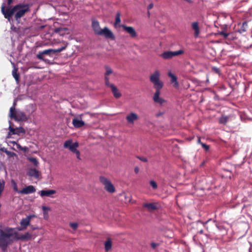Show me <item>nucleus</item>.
<instances>
[{
	"label": "nucleus",
	"mask_w": 252,
	"mask_h": 252,
	"mask_svg": "<svg viewBox=\"0 0 252 252\" xmlns=\"http://www.w3.org/2000/svg\"><path fill=\"white\" fill-rule=\"evenodd\" d=\"M92 27L95 34L104 36L106 38L112 40L115 39V36L113 32L107 27H105L101 29L98 21L93 20Z\"/></svg>",
	"instance_id": "f257e3e1"
},
{
	"label": "nucleus",
	"mask_w": 252,
	"mask_h": 252,
	"mask_svg": "<svg viewBox=\"0 0 252 252\" xmlns=\"http://www.w3.org/2000/svg\"><path fill=\"white\" fill-rule=\"evenodd\" d=\"M11 233H6L2 229L0 228V248L3 252H5L8 247L11 245L14 241Z\"/></svg>",
	"instance_id": "f03ea898"
},
{
	"label": "nucleus",
	"mask_w": 252,
	"mask_h": 252,
	"mask_svg": "<svg viewBox=\"0 0 252 252\" xmlns=\"http://www.w3.org/2000/svg\"><path fill=\"white\" fill-rule=\"evenodd\" d=\"M14 19L17 24H20L21 18L30 11L29 4L18 3L14 5Z\"/></svg>",
	"instance_id": "7ed1b4c3"
},
{
	"label": "nucleus",
	"mask_w": 252,
	"mask_h": 252,
	"mask_svg": "<svg viewBox=\"0 0 252 252\" xmlns=\"http://www.w3.org/2000/svg\"><path fill=\"white\" fill-rule=\"evenodd\" d=\"M44 55L48 56L51 58H55L54 54L53 49L50 48L46 50H44L42 51H39L36 55L37 58L39 60L42 61L49 64H53L52 61L49 59L44 58Z\"/></svg>",
	"instance_id": "20e7f679"
},
{
	"label": "nucleus",
	"mask_w": 252,
	"mask_h": 252,
	"mask_svg": "<svg viewBox=\"0 0 252 252\" xmlns=\"http://www.w3.org/2000/svg\"><path fill=\"white\" fill-rule=\"evenodd\" d=\"M100 182L104 186L105 189L109 193H114L115 191L114 186L111 182L104 176L99 177Z\"/></svg>",
	"instance_id": "39448f33"
},
{
	"label": "nucleus",
	"mask_w": 252,
	"mask_h": 252,
	"mask_svg": "<svg viewBox=\"0 0 252 252\" xmlns=\"http://www.w3.org/2000/svg\"><path fill=\"white\" fill-rule=\"evenodd\" d=\"M159 73L156 71L150 77V81L155 86L156 89H161L163 87V83L159 80Z\"/></svg>",
	"instance_id": "423d86ee"
},
{
	"label": "nucleus",
	"mask_w": 252,
	"mask_h": 252,
	"mask_svg": "<svg viewBox=\"0 0 252 252\" xmlns=\"http://www.w3.org/2000/svg\"><path fill=\"white\" fill-rule=\"evenodd\" d=\"M1 11L5 18L9 17L10 16H14V6H10L5 8V3H3L1 7Z\"/></svg>",
	"instance_id": "0eeeda50"
},
{
	"label": "nucleus",
	"mask_w": 252,
	"mask_h": 252,
	"mask_svg": "<svg viewBox=\"0 0 252 252\" xmlns=\"http://www.w3.org/2000/svg\"><path fill=\"white\" fill-rule=\"evenodd\" d=\"M9 117L11 119H14L15 121L17 122H25L28 120V118L23 112H20L16 113V112L11 114H9Z\"/></svg>",
	"instance_id": "6e6552de"
},
{
	"label": "nucleus",
	"mask_w": 252,
	"mask_h": 252,
	"mask_svg": "<svg viewBox=\"0 0 252 252\" xmlns=\"http://www.w3.org/2000/svg\"><path fill=\"white\" fill-rule=\"evenodd\" d=\"M36 191L35 188L32 185H29L20 190L19 193L23 194H29L32 193Z\"/></svg>",
	"instance_id": "1a4fd4ad"
},
{
	"label": "nucleus",
	"mask_w": 252,
	"mask_h": 252,
	"mask_svg": "<svg viewBox=\"0 0 252 252\" xmlns=\"http://www.w3.org/2000/svg\"><path fill=\"white\" fill-rule=\"evenodd\" d=\"M120 26L122 27L123 30L128 33L131 37H135L136 36V32L132 27L127 26L124 24L121 25Z\"/></svg>",
	"instance_id": "9d476101"
},
{
	"label": "nucleus",
	"mask_w": 252,
	"mask_h": 252,
	"mask_svg": "<svg viewBox=\"0 0 252 252\" xmlns=\"http://www.w3.org/2000/svg\"><path fill=\"white\" fill-rule=\"evenodd\" d=\"M156 92L154 94L153 99L155 102L162 104L165 102V100L159 96L160 94V89H156Z\"/></svg>",
	"instance_id": "9b49d317"
},
{
	"label": "nucleus",
	"mask_w": 252,
	"mask_h": 252,
	"mask_svg": "<svg viewBox=\"0 0 252 252\" xmlns=\"http://www.w3.org/2000/svg\"><path fill=\"white\" fill-rule=\"evenodd\" d=\"M56 193L55 189H42L38 192V194L41 196H47L52 197V195Z\"/></svg>",
	"instance_id": "f8f14e48"
},
{
	"label": "nucleus",
	"mask_w": 252,
	"mask_h": 252,
	"mask_svg": "<svg viewBox=\"0 0 252 252\" xmlns=\"http://www.w3.org/2000/svg\"><path fill=\"white\" fill-rule=\"evenodd\" d=\"M72 124L75 128H80L85 125V122L81 118L75 117L72 120Z\"/></svg>",
	"instance_id": "ddd939ff"
},
{
	"label": "nucleus",
	"mask_w": 252,
	"mask_h": 252,
	"mask_svg": "<svg viewBox=\"0 0 252 252\" xmlns=\"http://www.w3.org/2000/svg\"><path fill=\"white\" fill-rule=\"evenodd\" d=\"M27 174L30 177H33L36 179L39 178V171L36 168H32L30 169L27 172Z\"/></svg>",
	"instance_id": "4468645a"
},
{
	"label": "nucleus",
	"mask_w": 252,
	"mask_h": 252,
	"mask_svg": "<svg viewBox=\"0 0 252 252\" xmlns=\"http://www.w3.org/2000/svg\"><path fill=\"white\" fill-rule=\"evenodd\" d=\"M138 118L137 114L134 112H131L129 115L126 117V120L129 123L133 124L134 121L137 120Z\"/></svg>",
	"instance_id": "2eb2a0df"
},
{
	"label": "nucleus",
	"mask_w": 252,
	"mask_h": 252,
	"mask_svg": "<svg viewBox=\"0 0 252 252\" xmlns=\"http://www.w3.org/2000/svg\"><path fill=\"white\" fill-rule=\"evenodd\" d=\"M54 31L55 33H58L61 36H63L68 31V29L65 27H60L55 28Z\"/></svg>",
	"instance_id": "dca6fc26"
},
{
	"label": "nucleus",
	"mask_w": 252,
	"mask_h": 252,
	"mask_svg": "<svg viewBox=\"0 0 252 252\" xmlns=\"http://www.w3.org/2000/svg\"><path fill=\"white\" fill-rule=\"evenodd\" d=\"M168 75L171 78V83H174V86L175 87H178L179 83L177 81V76L175 74H173L171 71L168 72Z\"/></svg>",
	"instance_id": "f3484780"
},
{
	"label": "nucleus",
	"mask_w": 252,
	"mask_h": 252,
	"mask_svg": "<svg viewBox=\"0 0 252 252\" xmlns=\"http://www.w3.org/2000/svg\"><path fill=\"white\" fill-rule=\"evenodd\" d=\"M3 230L6 233H11V234H13L12 238H13V237H15V238L16 239L17 238V237L18 236V232L16 231L15 228H11V227H7Z\"/></svg>",
	"instance_id": "a211bd4d"
},
{
	"label": "nucleus",
	"mask_w": 252,
	"mask_h": 252,
	"mask_svg": "<svg viewBox=\"0 0 252 252\" xmlns=\"http://www.w3.org/2000/svg\"><path fill=\"white\" fill-rule=\"evenodd\" d=\"M191 27L192 29L194 31V37L197 38L200 33V30L197 22H193L191 24Z\"/></svg>",
	"instance_id": "6ab92c4d"
},
{
	"label": "nucleus",
	"mask_w": 252,
	"mask_h": 252,
	"mask_svg": "<svg viewBox=\"0 0 252 252\" xmlns=\"http://www.w3.org/2000/svg\"><path fill=\"white\" fill-rule=\"evenodd\" d=\"M144 208L148 209L149 211L157 210L158 207L155 203H146L143 205Z\"/></svg>",
	"instance_id": "aec40b11"
},
{
	"label": "nucleus",
	"mask_w": 252,
	"mask_h": 252,
	"mask_svg": "<svg viewBox=\"0 0 252 252\" xmlns=\"http://www.w3.org/2000/svg\"><path fill=\"white\" fill-rule=\"evenodd\" d=\"M160 56L164 59H171L174 57L173 51H165Z\"/></svg>",
	"instance_id": "412c9836"
},
{
	"label": "nucleus",
	"mask_w": 252,
	"mask_h": 252,
	"mask_svg": "<svg viewBox=\"0 0 252 252\" xmlns=\"http://www.w3.org/2000/svg\"><path fill=\"white\" fill-rule=\"evenodd\" d=\"M110 88H111L113 94L116 98H118L121 96L122 94L118 92V89L116 86L113 85H111Z\"/></svg>",
	"instance_id": "4be33fe9"
},
{
	"label": "nucleus",
	"mask_w": 252,
	"mask_h": 252,
	"mask_svg": "<svg viewBox=\"0 0 252 252\" xmlns=\"http://www.w3.org/2000/svg\"><path fill=\"white\" fill-rule=\"evenodd\" d=\"M32 237V235L28 232L25 233V234L21 235V236L19 235L18 234V236L17 237L16 240H28L30 239Z\"/></svg>",
	"instance_id": "5701e85b"
},
{
	"label": "nucleus",
	"mask_w": 252,
	"mask_h": 252,
	"mask_svg": "<svg viewBox=\"0 0 252 252\" xmlns=\"http://www.w3.org/2000/svg\"><path fill=\"white\" fill-rule=\"evenodd\" d=\"M248 27V22L247 21H244L240 28L239 29H238L237 31L238 32L240 33H243V32H246V31H247V28Z\"/></svg>",
	"instance_id": "b1692460"
},
{
	"label": "nucleus",
	"mask_w": 252,
	"mask_h": 252,
	"mask_svg": "<svg viewBox=\"0 0 252 252\" xmlns=\"http://www.w3.org/2000/svg\"><path fill=\"white\" fill-rule=\"evenodd\" d=\"M20 223L21 226H23L26 229L28 226L31 225V222L26 218H23L21 220Z\"/></svg>",
	"instance_id": "393cba45"
},
{
	"label": "nucleus",
	"mask_w": 252,
	"mask_h": 252,
	"mask_svg": "<svg viewBox=\"0 0 252 252\" xmlns=\"http://www.w3.org/2000/svg\"><path fill=\"white\" fill-rule=\"evenodd\" d=\"M105 249L106 252L109 251L112 248V241L110 238H108L105 242Z\"/></svg>",
	"instance_id": "a878e982"
},
{
	"label": "nucleus",
	"mask_w": 252,
	"mask_h": 252,
	"mask_svg": "<svg viewBox=\"0 0 252 252\" xmlns=\"http://www.w3.org/2000/svg\"><path fill=\"white\" fill-rule=\"evenodd\" d=\"M67 46V44H66L64 46H62L57 49H53V51H54V54L55 57H56L57 56V54L58 53L61 52L64 50L66 48Z\"/></svg>",
	"instance_id": "bb28decb"
},
{
	"label": "nucleus",
	"mask_w": 252,
	"mask_h": 252,
	"mask_svg": "<svg viewBox=\"0 0 252 252\" xmlns=\"http://www.w3.org/2000/svg\"><path fill=\"white\" fill-rule=\"evenodd\" d=\"M78 146L79 143L77 142H75L72 143V145L69 150L73 153L74 151H77V148Z\"/></svg>",
	"instance_id": "cd10ccee"
},
{
	"label": "nucleus",
	"mask_w": 252,
	"mask_h": 252,
	"mask_svg": "<svg viewBox=\"0 0 252 252\" xmlns=\"http://www.w3.org/2000/svg\"><path fill=\"white\" fill-rule=\"evenodd\" d=\"M17 69L14 68V69L12 71V75L14 78L16 82H18L20 78L19 74L17 73Z\"/></svg>",
	"instance_id": "c85d7f7f"
},
{
	"label": "nucleus",
	"mask_w": 252,
	"mask_h": 252,
	"mask_svg": "<svg viewBox=\"0 0 252 252\" xmlns=\"http://www.w3.org/2000/svg\"><path fill=\"white\" fill-rule=\"evenodd\" d=\"M28 160L32 163L35 166H37L39 164V162L35 158L33 157H28Z\"/></svg>",
	"instance_id": "c756f323"
},
{
	"label": "nucleus",
	"mask_w": 252,
	"mask_h": 252,
	"mask_svg": "<svg viewBox=\"0 0 252 252\" xmlns=\"http://www.w3.org/2000/svg\"><path fill=\"white\" fill-rule=\"evenodd\" d=\"M228 119L227 116H222L219 119V123L221 124H225L227 123Z\"/></svg>",
	"instance_id": "7c9ffc66"
},
{
	"label": "nucleus",
	"mask_w": 252,
	"mask_h": 252,
	"mask_svg": "<svg viewBox=\"0 0 252 252\" xmlns=\"http://www.w3.org/2000/svg\"><path fill=\"white\" fill-rule=\"evenodd\" d=\"M120 16H121L120 13L117 12L116 15V17H115V22L114 23L115 26H116L117 25L120 23V22H121Z\"/></svg>",
	"instance_id": "2f4dec72"
},
{
	"label": "nucleus",
	"mask_w": 252,
	"mask_h": 252,
	"mask_svg": "<svg viewBox=\"0 0 252 252\" xmlns=\"http://www.w3.org/2000/svg\"><path fill=\"white\" fill-rule=\"evenodd\" d=\"M16 104H17V101H16V99H15L13 101L12 106L10 108L9 114H11V113H13L16 112L15 106H16Z\"/></svg>",
	"instance_id": "473e14b6"
},
{
	"label": "nucleus",
	"mask_w": 252,
	"mask_h": 252,
	"mask_svg": "<svg viewBox=\"0 0 252 252\" xmlns=\"http://www.w3.org/2000/svg\"><path fill=\"white\" fill-rule=\"evenodd\" d=\"M16 132L18 133H16V135H20V134H25L26 133L25 129L22 126L19 127H17Z\"/></svg>",
	"instance_id": "72a5a7b5"
},
{
	"label": "nucleus",
	"mask_w": 252,
	"mask_h": 252,
	"mask_svg": "<svg viewBox=\"0 0 252 252\" xmlns=\"http://www.w3.org/2000/svg\"><path fill=\"white\" fill-rule=\"evenodd\" d=\"M72 143L73 142L71 140H67L65 141V142L64 143L63 146L65 148H68V149H69Z\"/></svg>",
	"instance_id": "f704fd0d"
},
{
	"label": "nucleus",
	"mask_w": 252,
	"mask_h": 252,
	"mask_svg": "<svg viewBox=\"0 0 252 252\" xmlns=\"http://www.w3.org/2000/svg\"><path fill=\"white\" fill-rule=\"evenodd\" d=\"M105 68L106 69V72L104 74L105 76H107L113 73L112 69L109 66L106 65L105 66Z\"/></svg>",
	"instance_id": "c9c22d12"
},
{
	"label": "nucleus",
	"mask_w": 252,
	"mask_h": 252,
	"mask_svg": "<svg viewBox=\"0 0 252 252\" xmlns=\"http://www.w3.org/2000/svg\"><path fill=\"white\" fill-rule=\"evenodd\" d=\"M8 129L9 130V132L11 133L12 135H16V133H17L16 132L17 127L15 128L10 125L9 126Z\"/></svg>",
	"instance_id": "e433bc0d"
},
{
	"label": "nucleus",
	"mask_w": 252,
	"mask_h": 252,
	"mask_svg": "<svg viewBox=\"0 0 252 252\" xmlns=\"http://www.w3.org/2000/svg\"><path fill=\"white\" fill-rule=\"evenodd\" d=\"M5 154L9 158H12L14 157H17V155L16 153H15L14 152L9 151L8 150L6 151V152H5Z\"/></svg>",
	"instance_id": "4c0bfd02"
},
{
	"label": "nucleus",
	"mask_w": 252,
	"mask_h": 252,
	"mask_svg": "<svg viewBox=\"0 0 252 252\" xmlns=\"http://www.w3.org/2000/svg\"><path fill=\"white\" fill-rule=\"evenodd\" d=\"M104 80H105V85L107 87H111V85H113V84H111L109 82V78L108 76L104 77Z\"/></svg>",
	"instance_id": "58836bf2"
},
{
	"label": "nucleus",
	"mask_w": 252,
	"mask_h": 252,
	"mask_svg": "<svg viewBox=\"0 0 252 252\" xmlns=\"http://www.w3.org/2000/svg\"><path fill=\"white\" fill-rule=\"evenodd\" d=\"M219 35L223 36L225 38H226L229 35V33H226L224 31H222L218 32Z\"/></svg>",
	"instance_id": "ea45409f"
},
{
	"label": "nucleus",
	"mask_w": 252,
	"mask_h": 252,
	"mask_svg": "<svg viewBox=\"0 0 252 252\" xmlns=\"http://www.w3.org/2000/svg\"><path fill=\"white\" fill-rule=\"evenodd\" d=\"M212 70L213 72H214L215 73L217 74L220 75V68L216 66H212Z\"/></svg>",
	"instance_id": "a19ab883"
},
{
	"label": "nucleus",
	"mask_w": 252,
	"mask_h": 252,
	"mask_svg": "<svg viewBox=\"0 0 252 252\" xmlns=\"http://www.w3.org/2000/svg\"><path fill=\"white\" fill-rule=\"evenodd\" d=\"M69 226L74 230H76L78 227V223L77 222H71Z\"/></svg>",
	"instance_id": "79ce46f5"
},
{
	"label": "nucleus",
	"mask_w": 252,
	"mask_h": 252,
	"mask_svg": "<svg viewBox=\"0 0 252 252\" xmlns=\"http://www.w3.org/2000/svg\"><path fill=\"white\" fill-rule=\"evenodd\" d=\"M184 53V51L182 49L178 51H173L174 56H178L183 54Z\"/></svg>",
	"instance_id": "37998d69"
},
{
	"label": "nucleus",
	"mask_w": 252,
	"mask_h": 252,
	"mask_svg": "<svg viewBox=\"0 0 252 252\" xmlns=\"http://www.w3.org/2000/svg\"><path fill=\"white\" fill-rule=\"evenodd\" d=\"M150 184L152 186V187L153 188V189H156L158 188V185H157V183L154 180L150 181Z\"/></svg>",
	"instance_id": "c03bdc74"
},
{
	"label": "nucleus",
	"mask_w": 252,
	"mask_h": 252,
	"mask_svg": "<svg viewBox=\"0 0 252 252\" xmlns=\"http://www.w3.org/2000/svg\"><path fill=\"white\" fill-rule=\"evenodd\" d=\"M42 211H43V215H44V216H45L46 214H47V213H46V211H47L48 210H50V208L48 207H47V206H42Z\"/></svg>",
	"instance_id": "a18cd8bd"
},
{
	"label": "nucleus",
	"mask_w": 252,
	"mask_h": 252,
	"mask_svg": "<svg viewBox=\"0 0 252 252\" xmlns=\"http://www.w3.org/2000/svg\"><path fill=\"white\" fill-rule=\"evenodd\" d=\"M12 185H13V189L15 191L19 193V191L20 190H18V187H17V184H16V182L13 180H12Z\"/></svg>",
	"instance_id": "49530a36"
},
{
	"label": "nucleus",
	"mask_w": 252,
	"mask_h": 252,
	"mask_svg": "<svg viewBox=\"0 0 252 252\" xmlns=\"http://www.w3.org/2000/svg\"><path fill=\"white\" fill-rule=\"evenodd\" d=\"M201 145L202 147L206 151H209V150L210 149V146L208 145H207L206 143H201Z\"/></svg>",
	"instance_id": "de8ad7c7"
},
{
	"label": "nucleus",
	"mask_w": 252,
	"mask_h": 252,
	"mask_svg": "<svg viewBox=\"0 0 252 252\" xmlns=\"http://www.w3.org/2000/svg\"><path fill=\"white\" fill-rule=\"evenodd\" d=\"M5 186V182L3 179L0 180V189L3 190Z\"/></svg>",
	"instance_id": "09e8293b"
},
{
	"label": "nucleus",
	"mask_w": 252,
	"mask_h": 252,
	"mask_svg": "<svg viewBox=\"0 0 252 252\" xmlns=\"http://www.w3.org/2000/svg\"><path fill=\"white\" fill-rule=\"evenodd\" d=\"M37 217V216L35 214H30L29 215L27 216L26 218L28 219V220H29V221L31 222V220L32 218Z\"/></svg>",
	"instance_id": "8fccbe9b"
},
{
	"label": "nucleus",
	"mask_w": 252,
	"mask_h": 252,
	"mask_svg": "<svg viewBox=\"0 0 252 252\" xmlns=\"http://www.w3.org/2000/svg\"><path fill=\"white\" fill-rule=\"evenodd\" d=\"M11 25L10 29H11L12 31H14V32H18V28H17L14 26V24H12V25Z\"/></svg>",
	"instance_id": "3c124183"
},
{
	"label": "nucleus",
	"mask_w": 252,
	"mask_h": 252,
	"mask_svg": "<svg viewBox=\"0 0 252 252\" xmlns=\"http://www.w3.org/2000/svg\"><path fill=\"white\" fill-rule=\"evenodd\" d=\"M5 18L7 19L8 22L10 23V25L14 24V19L13 18V16H10L9 17H5Z\"/></svg>",
	"instance_id": "603ef678"
},
{
	"label": "nucleus",
	"mask_w": 252,
	"mask_h": 252,
	"mask_svg": "<svg viewBox=\"0 0 252 252\" xmlns=\"http://www.w3.org/2000/svg\"><path fill=\"white\" fill-rule=\"evenodd\" d=\"M20 151H22L25 153H28L29 151V148L27 146L22 147V149Z\"/></svg>",
	"instance_id": "864d4df0"
},
{
	"label": "nucleus",
	"mask_w": 252,
	"mask_h": 252,
	"mask_svg": "<svg viewBox=\"0 0 252 252\" xmlns=\"http://www.w3.org/2000/svg\"><path fill=\"white\" fill-rule=\"evenodd\" d=\"M151 246L153 249H155L158 246H159V244L155 242H152L151 244Z\"/></svg>",
	"instance_id": "5fc2aeb1"
},
{
	"label": "nucleus",
	"mask_w": 252,
	"mask_h": 252,
	"mask_svg": "<svg viewBox=\"0 0 252 252\" xmlns=\"http://www.w3.org/2000/svg\"><path fill=\"white\" fill-rule=\"evenodd\" d=\"M30 226H31L32 231L39 229V227L37 225H33L31 224Z\"/></svg>",
	"instance_id": "6e6d98bb"
},
{
	"label": "nucleus",
	"mask_w": 252,
	"mask_h": 252,
	"mask_svg": "<svg viewBox=\"0 0 252 252\" xmlns=\"http://www.w3.org/2000/svg\"><path fill=\"white\" fill-rule=\"evenodd\" d=\"M137 158L143 162H147L148 161L147 158L143 157H138Z\"/></svg>",
	"instance_id": "4d7b16f0"
},
{
	"label": "nucleus",
	"mask_w": 252,
	"mask_h": 252,
	"mask_svg": "<svg viewBox=\"0 0 252 252\" xmlns=\"http://www.w3.org/2000/svg\"><path fill=\"white\" fill-rule=\"evenodd\" d=\"M2 169H5V166L3 163L0 161V170H2Z\"/></svg>",
	"instance_id": "13d9d810"
},
{
	"label": "nucleus",
	"mask_w": 252,
	"mask_h": 252,
	"mask_svg": "<svg viewBox=\"0 0 252 252\" xmlns=\"http://www.w3.org/2000/svg\"><path fill=\"white\" fill-rule=\"evenodd\" d=\"M73 153L76 154L77 158L80 159V152L79 150H77V151H74Z\"/></svg>",
	"instance_id": "bf43d9fd"
},
{
	"label": "nucleus",
	"mask_w": 252,
	"mask_h": 252,
	"mask_svg": "<svg viewBox=\"0 0 252 252\" xmlns=\"http://www.w3.org/2000/svg\"><path fill=\"white\" fill-rule=\"evenodd\" d=\"M209 220L205 221V222H203L200 220H198L197 221H196V223H200L201 224H202L203 225H205V224H206L208 221H209Z\"/></svg>",
	"instance_id": "052dcab7"
},
{
	"label": "nucleus",
	"mask_w": 252,
	"mask_h": 252,
	"mask_svg": "<svg viewBox=\"0 0 252 252\" xmlns=\"http://www.w3.org/2000/svg\"><path fill=\"white\" fill-rule=\"evenodd\" d=\"M16 229H17L18 231H23L24 230H25L26 228L25 227H24L23 226H20V227H16L15 228Z\"/></svg>",
	"instance_id": "680f3d73"
},
{
	"label": "nucleus",
	"mask_w": 252,
	"mask_h": 252,
	"mask_svg": "<svg viewBox=\"0 0 252 252\" xmlns=\"http://www.w3.org/2000/svg\"><path fill=\"white\" fill-rule=\"evenodd\" d=\"M16 141H8L7 142V144L9 146L10 145V144H12L13 145V146H14L15 145V144H16Z\"/></svg>",
	"instance_id": "e2e57ef3"
},
{
	"label": "nucleus",
	"mask_w": 252,
	"mask_h": 252,
	"mask_svg": "<svg viewBox=\"0 0 252 252\" xmlns=\"http://www.w3.org/2000/svg\"><path fill=\"white\" fill-rule=\"evenodd\" d=\"M154 6V4L153 3H151L149 4L147 7V9L149 11L150 9H152Z\"/></svg>",
	"instance_id": "0e129e2a"
},
{
	"label": "nucleus",
	"mask_w": 252,
	"mask_h": 252,
	"mask_svg": "<svg viewBox=\"0 0 252 252\" xmlns=\"http://www.w3.org/2000/svg\"><path fill=\"white\" fill-rule=\"evenodd\" d=\"M16 146V147L18 149H19V150H21V149H22V146L20 145V144L18 143L17 142H16V144H15V145Z\"/></svg>",
	"instance_id": "69168bd1"
},
{
	"label": "nucleus",
	"mask_w": 252,
	"mask_h": 252,
	"mask_svg": "<svg viewBox=\"0 0 252 252\" xmlns=\"http://www.w3.org/2000/svg\"><path fill=\"white\" fill-rule=\"evenodd\" d=\"M134 172L136 174H137L139 171V168L138 166H136L134 167Z\"/></svg>",
	"instance_id": "338daca9"
},
{
	"label": "nucleus",
	"mask_w": 252,
	"mask_h": 252,
	"mask_svg": "<svg viewBox=\"0 0 252 252\" xmlns=\"http://www.w3.org/2000/svg\"><path fill=\"white\" fill-rule=\"evenodd\" d=\"M0 151L5 153V152H6V151H7V150L6 148H5L4 147H2V148H0Z\"/></svg>",
	"instance_id": "774afa93"
}]
</instances>
